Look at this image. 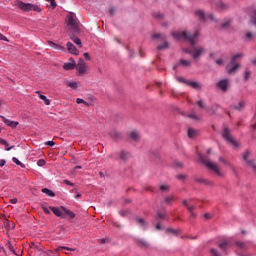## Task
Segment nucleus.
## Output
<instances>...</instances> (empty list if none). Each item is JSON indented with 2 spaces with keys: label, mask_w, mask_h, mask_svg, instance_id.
I'll use <instances>...</instances> for the list:
<instances>
[{
  "label": "nucleus",
  "mask_w": 256,
  "mask_h": 256,
  "mask_svg": "<svg viewBox=\"0 0 256 256\" xmlns=\"http://www.w3.org/2000/svg\"><path fill=\"white\" fill-rule=\"evenodd\" d=\"M172 35L174 39H176L177 41L188 40L191 45H195V43H197V41L199 40V31H196L192 35L187 31H182V32L178 31V32H174Z\"/></svg>",
  "instance_id": "1"
},
{
  "label": "nucleus",
  "mask_w": 256,
  "mask_h": 256,
  "mask_svg": "<svg viewBox=\"0 0 256 256\" xmlns=\"http://www.w3.org/2000/svg\"><path fill=\"white\" fill-rule=\"evenodd\" d=\"M15 7H18V9H21V11H24L25 13H29V11H35L36 13H41V11H43V9H41V6L39 4L25 3L21 0L15 1Z\"/></svg>",
  "instance_id": "2"
},
{
  "label": "nucleus",
  "mask_w": 256,
  "mask_h": 256,
  "mask_svg": "<svg viewBox=\"0 0 256 256\" xmlns=\"http://www.w3.org/2000/svg\"><path fill=\"white\" fill-rule=\"evenodd\" d=\"M200 161L205 164L207 169H210V171H213L216 175H218V177L225 176V174L221 172V168H219L218 163L207 160V158H205L203 155H200Z\"/></svg>",
  "instance_id": "3"
},
{
  "label": "nucleus",
  "mask_w": 256,
  "mask_h": 256,
  "mask_svg": "<svg viewBox=\"0 0 256 256\" xmlns=\"http://www.w3.org/2000/svg\"><path fill=\"white\" fill-rule=\"evenodd\" d=\"M241 57H243V54L234 55L231 59L230 64L226 66V71L229 75H235V73H237V69L241 67V64H236L235 61H237V59H241Z\"/></svg>",
  "instance_id": "4"
},
{
  "label": "nucleus",
  "mask_w": 256,
  "mask_h": 256,
  "mask_svg": "<svg viewBox=\"0 0 256 256\" xmlns=\"http://www.w3.org/2000/svg\"><path fill=\"white\" fill-rule=\"evenodd\" d=\"M184 53H188L189 55H192L194 61H198L200 59L201 55L205 53V48L201 46L193 47L192 49L184 48Z\"/></svg>",
  "instance_id": "5"
},
{
  "label": "nucleus",
  "mask_w": 256,
  "mask_h": 256,
  "mask_svg": "<svg viewBox=\"0 0 256 256\" xmlns=\"http://www.w3.org/2000/svg\"><path fill=\"white\" fill-rule=\"evenodd\" d=\"M68 27L74 31V33H79V23H77V16L71 13L67 16Z\"/></svg>",
  "instance_id": "6"
},
{
  "label": "nucleus",
  "mask_w": 256,
  "mask_h": 256,
  "mask_svg": "<svg viewBox=\"0 0 256 256\" xmlns=\"http://www.w3.org/2000/svg\"><path fill=\"white\" fill-rule=\"evenodd\" d=\"M222 137L223 139H225V141H227V143H229V145H232V147H239V142L233 139V136L231 135V132L229 131V129L224 128Z\"/></svg>",
  "instance_id": "7"
},
{
  "label": "nucleus",
  "mask_w": 256,
  "mask_h": 256,
  "mask_svg": "<svg viewBox=\"0 0 256 256\" xmlns=\"http://www.w3.org/2000/svg\"><path fill=\"white\" fill-rule=\"evenodd\" d=\"M88 70H89V66H87V63H85V60L79 59L78 63L76 64L77 75H85L87 74Z\"/></svg>",
  "instance_id": "8"
},
{
  "label": "nucleus",
  "mask_w": 256,
  "mask_h": 256,
  "mask_svg": "<svg viewBox=\"0 0 256 256\" xmlns=\"http://www.w3.org/2000/svg\"><path fill=\"white\" fill-rule=\"evenodd\" d=\"M195 16L198 17L201 21H207V19H211V21H215V16L213 14L205 15V12L203 10H196Z\"/></svg>",
  "instance_id": "9"
},
{
  "label": "nucleus",
  "mask_w": 256,
  "mask_h": 256,
  "mask_svg": "<svg viewBox=\"0 0 256 256\" xmlns=\"http://www.w3.org/2000/svg\"><path fill=\"white\" fill-rule=\"evenodd\" d=\"M1 119L4 124L7 125V127H11V129H17V126L19 125L18 121H13L5 118V116H1Z\"/></svg>",
  "instance_id": "10"
},
{
  "label": "nucleus",
  "mask_w": 256,
  "mask_h": 256,
  "mask_svg": "<svg viewBox=\"0 0 256 256\" xmlns=\"http://www.w3.org/2000/svg\"><path fill=\"white\" fill-rule=\"evenodd\" d=\"M249 152L244 153L243 160L246 163V167H250V169H253V171H256V165L252 161H249Z\"/></svg>",
  "instance_id": "11"
},
{
  "label": "nucleus",
  "mask_w": 256,
  "mask_h": 256,
  "mask_svg": "<svg viewBox=\"0 0 256 256\" xmlns=\"http://www.w3.org/2000/svg\"><path fill=\"white\" fill-rule=\"evenodd\" d=\"M77 63L75 62V60L73 58L69 59V62L64 63L63 65V69L65 71H72V69H75Z\"/></svg>",
  "instance_id": "12"
},
{
  "label": "nucleus",
  "mask_w": 256,
  "mask_h": 256,
  "mask_svg": "<svg viewBox=\"0 0 256 256\" xmlns=\"http://www.w3.org/2000/svg\"><path fill=\"white\" fill-rule=\"evenodd\" d=\"M51 211L56 215V217H60L61 219H65V214L63 212V209L61 207H54L50 206Z\"/></svg>",
  "instance_id": "13"
},
{
  "label": "nucleus",
  "mask_w": 256,
  "mask_h": 256,
  "mask_svg": "<svg viewBox=\"0 0 256 256\" xmlns=\"http://www.w3.org/2000/svg\"><path fill=\"white\" fill-rule=\"evenodd\" d=\"M217 87L221 89V91H227L229 89V79H222L217 83Z\"/></svg>",
  "instance_id": "14"
},
{
  "label": "nucleus",
  "mask_w": 256,
  "mask_h": 256,
  "mask_svg": "<svg viewBox=\"0 0 256 256\" xmlns=\"http://www.w3.org/2000/svg\"><path fill=\"white\" fill-rule=\"evenodd\" d=\"M48 45L49 47H51L52 49H55L56 51H63L65 52V46H61L51 40H48Z\"/></svg>",
  "instance_id": "15"
},
{
  "label": "nucleus",
  "mask_w": 256,
  "mask_h": 256,
  "mask_svg": "<svg viewBox=\"0 0 256 256\" xmlns=\"http://www.w3.org/2000/svg\"><path fill=\"white\" fill-rule=\"evenodd\" d=\"M66 45L69 53H71L72 55H79V50H77V48L75 47V45H73V43L68 42Z\"/></svg>",
  "instance_id": "16"
},
{
  "label": "nucleus",
  "mask_w": 256,
  "mask_h": 256,
  "mask_svg": "<svg viewBox=\"0 0 256 256\" xmlns=\"http://www.w3.org/2000/svg\"><path fill=\"white\" fill-rule=\"evenodd\" d=\"M61 209L64 213V217H65V215H67V217H69L70 219H75V214L73 213V211L67 209L64 206H61Z\"/></svg>",
  "instance_id": "17"
},
{
  "label": "nucleus",
  "mask_w": 256,
  "mask_h": 256,
  "mask_svg": "<svg viewBox=\"0 0 256 256\" xmlns=\"http://www.w3.org/2000/svg\"><path fill=\"white\" fill-rule=\"evenodd\" d=\"M216 7L218 11H227V9H229V5L225 2H218Z\"/></svg>",
  "instance_id": "18"
},
{
  "label": "nucleus",
  "mask_w": 256,
  "mask_h": 256,
  "mask_svg": "<svg viewBox=\"0 0 256 256\" xmlns=\"http://www.w3.org/2000/svg\"><path fill=\"white\" fill-rule=\"evenodd\" d=\"M219 247H220V249L225 251V249H229V247H233V242H231V240H227V241L219 244Z\"/></svg>",
  "instance_id": "19"
},
{
  "label": "nucleus",
  "mask_w": 256,
  "mask_h": 256,
  "mask_svg": "<svg viewBox=\"0 0 256 256\" xmlns=\"http://www.w3.org/2000/svg\"><path fill=\"white\" fill-rule=\"evenodd\" d=\"M36 94L38 95L39 99L44 101L45 105H51V101L47 98V96L41 94V92H39V91H36Z\"/></svg>",
  "instance_id": "20"
},
{
  "label": "nucleus",
  "mask_w": 256,
  "mask_h": 256,
  "mask_svg": "<svg viewBox=\"0 0 256 256\" xmlns=\"http://www.w3.org/2000/svg\"><path fill=\"white\" fill-rule=\"evenodd\" d=\"M183 205L188 208V211H189V213H191V216L195 217V214L193 213V211H195V206H189L188 200H184Z\"/></svg>",
  "instance_id": "21"
},
{
  "label": "nucleus",
  "mask_w": 256,
  "mask_h": 256,
  "mask_svg": "<svg viewBox=\"0 0 256 256\" xmlns=\"http://www.w3.org/2000/svg\"><path fill=\"white\" fill-rule=\"evenodd\" d=\"M187 85H189V87H192V89H196L197 91L201 89V83L199 82H193L188 80Z\"/></svg>",
  "instance_id": "22"
},
{
  "label": "nucleus",
  "mask_w": 256,
  "mask_h": 256,
  "mask_svg": "<svg viewBox=\"0 0 256 256\" xmlns=\"http://www.w3.org/2000/svg\"><path fill=\"white\" fill-rule=\"evenodd\" d=\"M6 247L9 249V251L11 253H13L14 255H17V256H21V252L17 253V250H15V248L13 247V244H11V242H8L6 244Z\"/></svg>",
  "instance_id": "23"
},
{
  "label": "nucleus",
  "mask_w": 256,
  "mask_h": 256,
  "mask_svg": "<svg viewBox=\"0 0 256 256\" xmlns=\"http://www.w3.org/2000/svg\"><path fill=\"white\" fill-rule=\"evenodd\" d=\"M67 86L70 87L73 91H76V89H79V83L75 81H68Z\"/></svg>",
  "instance_id": "24"
},
{
  "label": "nucleus",
  "mask_w": 256,
  "mask_h": 256,
  "mask_svg": "<svg viewBox=\"0 0 256 256\" xmlns=\"http://www.w3.org/2000/svg\"><path fill=\"white\" fill-rule=\"evenodd\" d=\"M42 193H45L48 197H55V192L52 190H49L48 188L42 189Z\"/></svg>",
  "instance_id": "25"
},
{
  "label": "nucleus",
  "mask_w": 256,
  "mask_h": 256,
  "mask_svg": "<svg viewBox=\"0 0 256 256\" xmlns=\"http://www.w3.org/2000/svg\"><path fill=\"white\" fill-rule=\"evenodd\" d=\"M180 65H182V67H191L192 62H191V60L181 59Z\"/></svg>",
  "instance_id": "26"
},
{
  "label": "nucleus",
  "mask_w": 256,
  "mask_h": 256,
  "mask_svg": "<svg viewBox=\"0 0 256 256\" xmlns=\"http://www.w3.org/2000/svg\"><path fill=\"white\" fill-rule=\"evenodd\" d=\"M136 221L138 223H140V227H142V229H146L147 228V222H145V219L136 218Z\"/></svg>",
  "instance_id": "27"
},
{
  "label": "nucleus",
  "mask_w": 256,
  "mask_h": 256,
  "mask_svg": "<svg viewBox=\"0 0 256 256\" xmlns=\"http://www.w3.org/2000/svg\"><path fill=\"white\" fill-rule=\"evenodd\" d=\"M138 245L140 247L147 248V247H149V242H147L145 239H139L138 240Z\"/></svg>",
  "instance_id": "28"
},
{
  "label": "nucleus",
  "mask_w": 256,
  "mask_h": 256,
  "mask_svg": "<svg viewBox=\"0 0 256 256\" xmlns=\"http://www.w3.org/2000/svg\"><path fill=\"white\" fill-rule=\"evenodd\" d=\"M77 105H85L86 107H89V102L85 101L83 98H77L76 99Z\"/></svg>",
  "instance_id": "29"
},
{
  "label": "nucleus",
  "mask_w": 256,
  "mask_h": 256,
  "mask_svg": "<svg viewBox=\"0 0 256 256\" xmlns=\"http://www.w3.org/2000/svg\"><path fill=\"white\" fill-rule=\"evenodd\" d=\"M130 137L133 139V141H139V132L137 131H132L130 133Z\"/></svg>",
  "instance_id": "30"
},
{
  "label": "nucleus",
  "mask_w": 256,
  "mask_h": 256,
  "mask_svg": "<svg viewBox=\"0 0 256 256\" xmlns=\"http://www.w3.org/2000/svg\"><path fill=\"white\" fill-rule=\"evenodd\" d=\"M197 136V132L195 131V129H188V137H190V139H193Z\"/></svg>",
  "instance_id": "31"
},
{
  "label": "nucleus",
  "mask_w": 256,
  "mask_h": 256,
  "mask_svg": "<svg viewBox=\"0 0 256 256\" xmlns=\"http://www.w3.org/2000/svg\"><path fill=\"white\" fill-rule=\"evenodd\" d=\"M47 3H49L47 5V7H49V9H55V7H57V2H55V0H46Z\"/></svg>",
  "instance_id": "32"
},
{
  "label": "nucleus",
  "mask_w": 256,
  "mask_h": 256,
  "mask_svg": "<svg viewBox=\"0 0 256 256\" xmlns=\"http://www.w3.org/2000/svg\"><path fill=\"white\" fill-rule=\"evenodd\" d=\"M13 163H15L16 165L21 166L22 169H25V164H23L21 161H19V159H17V157H13L12 158Z\"/></svg>",
  "instance_id": "33"
},
{
  "label": "nucleus",
  "mask_w": 256,
  "mask_h": 256,
  "mask_svg": "<svg viewBox=\"0 0 256 256\" xmlns=\"http://www.w3.org/2000/svg\"><path fill=\"white\" fill-rule=\"evenodd\" d=\"M120 159H123L126 161V159H129V153H126L125 151H121L119 154Z\"/></svg>",
  "instance_id": "34"
},
{
  "label": "nucleus",
  "mask_w": 256,
  "mask_h": 256,
  "mask_svg": "<svg viewBox=\"0 0 256 256\" xmlns=\"http://www.w3.org/2000/svg\"><path fill=\"white\" fill-rule=\"evenodd\" d=\"M70 39L73 40V43H75L76 45H79V47H81V39H79L78 37H75V36H70Z\"/></svg>",
  "instance_id": "35"
},
{
  "label": "nucleus",
  "mask_w": 256,
  "mask_h": 256,
  "mask_svg": "<svg viewBox=\"0 0 256 256\" xmlns=\"http://www.w3.org/2000/svg\"><path fill=\"white\" fill-rule=\"evenodd\" d=\"M170 187L168 184H162L160 186V190L162 191V193H167V191H169Z\"/></svg>",
  "instance_id": "36"
},
{
  "label": "nucleus",
  "mask_w": 256,
  "mask_h": 256,
  "mask_svg": "<svg viewBox=\"0 0 256 256\" xmlns=\"http://www.w3.org/2000/svg\"><path fill=\"white\" fill-rule=\"evenodd\" d=\"M59 249H65L66 251H75V248H69V247L61 246L60 248L55 249L54 253H58Z\"/></svg>",
  "instance_id": "37"
},
{
  "label": "nucleus",
  "mask_w": 256,
  "mask_h": 256,
  "mask_svg": "<svg viewBox=\"0 0 256 256\" xmlns=\"http://www.w3.org/2000/svg\"><path fill=\"white\" fill-rule=\"evenodd\" d=\"M255 37H256V35L253 34V33H251V32H248V33L246 34V39H247V41H251L252 39H255Z\"/></svg>",
  "instance_id": "38"
},
{
  "label": "nucleus",
  "mask_w": 256,
  "mask_h": 256,
  "mask_svg": "<svg viewBox=\"0 0 256 256\" xmlns=\"http://www.w3.org/2000/svg\"><path fill=\"white\" fill-rule=\"evenodd\" d=\"M236 245L239 247V249H247V244L243 242H236Z\"/></svg>",
  "instance_id": "39"
},
{
  "label": "nucleus",
  "mask_w": 256,
  "mask_h": 256,
  "mask_svg": "<svg viewBox=\"0 0 256 256\" xmlns=\"http://www.w3.org/2000/svg\"><path fill=\"white\" fill-rule=\"evenodd\" d=\"M176 79H177V81H179V83H184L185 85H187V83H189V80H186L183 77H177Z\"/></svg>",
  "instance_id": "40"
},
{
  "label": "nucleus",
  "mask_w": 256,
  "mask_h": 256,
  "mask_svg": "<svg viewBox=\"0 0 256 256\" xmlns=\"http://www.w3.org/2000/svg\"><path fill=\"white\" fill-rule=\"evenodd\" d=\"M210 253L212 256H221V254H219V252L215 248H212L210 250Z\"/></svg>",
  "instance_id": "41"
},
{
  "label": "nucleus",
  "mask_w": 256,
  "mask_h": 256,
  "mask_svg": "<svg viewBox=\"0 0 256 256\" xmlns=\"http://www.w3.org/2000/svg\"><path fill=\"white\" fill-rule=\"evenodd\" d=\"M250 77H251V71L246 70V71H245V74H244V79H245V81H247Z\"/></svg>",
  "instance_id": "42"
},
{
  "label": "nucleus",
  "mask_w": 256,
  "mask_h": 256,
  "mask_svg": "<svg viewBox=\"0 0 256 256\" xmlns=\"http://www.w3.org/2000/svg\"><path fill=\"white\" fill-rule=\"evenodd\" d=\"M243 107H245V103L243 101L239 102L238 106H236V109L238 111H241V109H243Z\"/></svg>",
  "instance_id": "43"
},
{
  "label": "nucleus",
  "mask_w": 256,
  "mask_h": 256,
  "mask_svg": "<svg viewBox=\"0 0 256 256\" xmlns=\"http://www.w3.org/2000/svg\"><path fill=\"white\" fill-rule=\"evenodd\" d=\"M167 47H169V44H167V42H165L163 45L158 46V50L161 51L163 49H167Z\"/></svg>",
  "instance_id": "44"
},
{
  "label": "nucleus",
  "mask_w": 256,
  "mask_h": 256,
  "mask_svg": "<svg viewBox=\"0 0 256 256\" xmlns=\"http://www.w3.org/2000/svg\"><path fill=\"white\" fill-rule=\"evenodd\" d=\"M73 193H75L76 195L74 196V199H79V197H81V193L77 192V189L74 188L73 190Z\"/></svg>",
  "instance_id": "45"
},
{
  "label": "nucleus",
  "mask_w": 256,
  "mask_h": 256,
  "mask_svg": "<svg viewBox=\"0 0 256 256\" xmlns=\"http://www.w3.org/2000/svg\"><path fill=\"white\" fill-rule=\"evenodd\" d=\"M37 165H38V167H43L45 165V160H43V159L38 160Z\"/></svg>",
  "instance_id": "46"
},
{
  "label": "nucleus",
  "mask_w": 256,
  "mask_h": 256,
  "mask_svg": "<svg viewBox=\"0 0 256 256\" xmlns=\"http://www.w3.org/2000/svg\"><path fill=\"white\" fill-rule=\"evenodd\" d=\"M158 217L160 218V219H165V217H167V213H165V212H158Z\"/></svg>",
  "instance_id": "47"
},
{
  "label": "nucleus",
  "mask_w": 256,
  "mask_h": 256,
  "mask_svg": "<svg viewBox=\"0 0 256 256\" xmlns=\"http://www.w3.org/2000/svg\"><path fill=\"white\" fill-rule=\"evenodd\" d=\"M4 147H5V151H11L15 146L9 147V142H6V145H4Z\"/></svg>",
  "instance_id": "48"
},
{
  "label": "nucleus",
  "mask_w": 256,
  "mask_h": 256,
  "mask_svg": "<svg viewBox=\"0 0 256 256\" xmlns=\"http://www.w3.org/2000/svg\"><path fill=\"white\" fill-rule=\"evenodd\" d=\"M0 40H1V41H6L7 43H8V41H9V39H7V38L5 37V35H3V34H1V33H0Z\"/></svg>",
  "instance_id": "49"
},
{
  "label": "nucleus",
  "mask_w": 256,
  "mask_h": 256,
  "mask_svg": "<svg viewBox=\"0 0 256 256\" xmlns=\"http://www.w3.org/2000/svg\"><path fill=\"white\" fill-rule=\"evenodd\" d=\"M172 200H173V196H168L165 198L166 203H171Z\"/></svg>",
  "instance_id": "50"
},
{
  "label": "nucleus",
  "mask_w": 256,
  "mask_h": 256,
  "mask_svg": "<svg viewBox=\"0 0 256 256\" xmlns=\"http://www.w3.org/2000/svg\"><path fill=\"white\" fill-rule=\"evenodd\" d=\"M84 57L86 61H90L91 60V56H89V53L85 52L84 53Z\"/></svg>",
  "instance_id": "51"
},
{
  "label": "nucleus",
  "mask_w": 256,
  "mask_h": 256,
  "mask_svg": "<svg viewBox=\"0 0 256 256\" xmlns=\"http://www.w3.org/2000/svg\"><path fill=\"white\" fill-rule=\"evenodd\" d=\"M63 183H65V185H70V187H73L75 185L71 183L69 180H64Z\"/></svg>",
  "instance_id": "52"
},
{
  "label": "nucleus",
  "mask_w": 256,
  "mask_h": 256,
  "mask_svg": "<svg viewBox=\"0 0 256 256\" xmlns=\"http://www.w3.org/2000/svg\"><path fill=\"white\" fill-rule=\"evenodd\" d=\"M175 167H183V163L176 161L174 162Z\"/></svg>",
  "instance_id": "53"
},
{
  "label": "nucleus",
  "mask_w": 256,
  "mask_h": 256,
  "mask_svg": "<svg viewBox=\"0 0 256 256\" xmlns=\"http://www.w3.org/2000/svg\"><path fill=\"white\" fill-rule=\"evenodd\" d=\"M163 37V35L161 34H154L153 35V39H161Z\"/></svg>",
  "instance_id": "54"
},
{
  "label": "nucleus",
  "mask_w": 256,
  "mask_h": 256,
  "mask_svg": "<svg viewBox=\"0 0 256 256\" xmlns=\"http://www.w3.org/2000/svg\"><path fill=\"white\" fill-rule=\"evenodd\" d=\"M17 201V198L10 199V203H12V205H16Z\"/></svg>",
  "instance_id": "55"
},
{
  "label": "nucleus",
  "mask_w": 256,
  "mask_h": 256,
  "mask_svg": "<svg viewBox=\"0 0 256 256\" xmlns=\"http://www.w3.org/2000/svg\"><path fill=\"white\" fill-rule=\"evenodd\" d=\"M202 183H205L206 185H213V182L209 180H202Z\"/></svg>",
  "instance_id": "56"
},
{
  "label": "nucleus",
  "mask_w": 256,
  "mask_h": 256,
  "mask_svg": "<svg viewBox=\"0 0 256 256\" xmlns=\"http://www.w3.org/2000/svg\"><path fill=\"white\" fill-rule=\"evenodd\" d=\"M46 145H49L50 147H54V146H55V142H53V141H48V142L46 143Z\"/></svg>",
  "instance_id": "57"
},
{
  "label": "nucleus",
  "mask_w": 256,
  "mask_h": 256,
  "mask_svg": "<svg viewBox=\"0 0 256 256\" xmlns=\"http://www.w3.org/2000/svg\"><path fill=\"white\" fill-rule=\"evenodd\" d=\"M167 232L168 233H177V231H175V229H173V228H168Z\"/></svg>",
  "instance_id": "58"
},
{
  "label": "nucleus",
  "mask_w": 256,
  "mask_h": 256,
  "mask_svg": "<svg viewBox=\"0 0 256 256\" xmlns=\"http://www.w3.org/2000/svg\"><path fill=\"white\" fill-rule=\"evenodd\" d=\"M43 211H44V213H46V215H49V213H51V212L48 210V208H46V207H43Z\"/></svg>",
  "instance_id": "59"
},
{
  "label": "nucleus",
  "mask_w": 256,
  "mask_h": 256,
  "mask_svg": "<svg viewBox=\"0 0 256 256\" xmlns=\"http://www.w3.org/2000/svg\"><path fill=\"white\" fill-rule=\"evenodd\" d=\"M0 145H7V141H5L4 139L0 138Z\"/></svg>",
  "instance_id": "60"
},
{
  "label": "nucleus",
  "mask_w": 256,
  "mask_h": 256,
  "mask_svg": "<svg viewBox=\"0 0 256 256\" xmlns=\"http://www.w3.org/2000/svg\"><path fill=\"white\" fill-rule=\"evenodd\" d=\"M219 161H220L221 163H225V165H228L227 162L224 160L223 157H220V158H219Z\"/></svg>",
  "instance_id": "61"
},
{
  "label": "nucleus",
  "mask_w": 256,
  "mask_h": 256,
  "mask_svg": "<svg viewBox=\"0 0 256 256\" xmlns=\"http://www.w3.org/2000/svg\"><path fill=\"white\" fill-rule=\"evenodd\" d=\"M217 65H222L223 61L221 59L216 60Z\"/></svg>",
  "instance_id": "62"
},
{
  "label": "nucleus",
  "mask_w": 256,
  "mask_h": 256,
  "mask_svg": "<svg viewBox=\"0 0 256 256\" xmlns=\"http://www.w3.org/2000/svg\"><path fill=\"white\" fill-rule=\"evenodd\" d=\"M198 105H199V107H201V108L205 107V106L203 105V101H198Z\"/></svg>",
  "instance_id": "63"
},
{
  "label": "nucleus",
  "mask_w": 256,
  "mask_h": 256,
  "mask_svg": "<svg viewBox=\"0 0 256 256\" xmlns=\"http://www.w3.org/2000/svg\"><path fill=\"white\" fill-rule=\"evenodd\" d=\"M5 165V160H0V167H3Z\"/></svg>",
  "instance_id": "64"
}]
</instances>
